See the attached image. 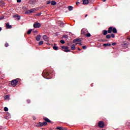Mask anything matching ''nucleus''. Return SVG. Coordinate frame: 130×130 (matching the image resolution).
<instances>
[{
	"mask_svg": "<svg viewBox=\"0 0 130 130\" xmlns=\"http://www.w3.org/2000/svg\"><path fill=\"white\" fill-rule=\"evenodd\" d=\"M50 76H51V74L48 73V72H47L46 71H44L43 72V76L44 78H45V79H51L50 77H50Z\"/></svg>",
	"mask_w": 130,
	"mask_h": 130,
	"instance_id": "f257e3e1",
	"label": "nucleus"
},
{
	"mask_svg": "<svg viewBox=\"0 0 130 130\" xmlns=\"http://www.w3.org/2000/svg\"><path fill=\"white\" fill-rule=\"evenodd\" d=\"M17 84H18V79L13 80L11 81V85L13 87H16V86H17Z\"/></svg>",
	"mask_w": 130,
	"mask_h": 130,
	"instance_id": "f03ea898",
	"label": "nucleus"
},
{
	"mask_svg": "<svg viewBox=\"0 0 130 130\" xmlns=\"http://www.w3.org/2000/svg\"><path fill=\"white\" fill-rule=\"evenodd\" d=\"M61 48L64 49L63 51H64V52H71V50L69 49V48L68 46H62Z\"/></svg>",
	"mask_w": 130,
	"mask_h": 130,
	"instance_id": "7ed1b4c3",
	"label": "nucleus"
},
{
	"mask_svg": "<svg viewBox=\"0 0 130 130\" xmlns=\"http://www.w3.org/2000/svg\"><path fill=\"white\" fill-rule=\"evenodd\" d=\"M45 125H47V122H39L37 124V126H44Z\"/></svg>",
	"mask_w": 130,
	"mask_h": 130,
	"instance_id": "20e7f679",
	"label": "nucleus"
},
{
	"mask_svg": "<svg viewBox=\"0 0 130 130\" xmlns=\"http://www.w3.org/2000/svg\"><path fill=\"white\" fill-rule=\"evenodd\" d=\"M36 11H37V10H36V8H33L28 11H27L25 12V14H31V13H34V12H36Z\"/></svg>",
	"mask_w": 130,
	"mask_h": 130,
	"instance_id": "39448f33",
	"label": "nucleus"
},
{
	"mask_svg": "<svg viewBox=\"0 0 130 130\" xmlns=\"http://www.w3.org/2000/svg\"><path fill=\"white\" fill-rule=\"evenodd\" d=\"M99 126L101 128H103V127L105 126V124H104V122H103V121H99Z\"/></svg>",
	"mask_w": 130,
	"mask_h": 130,
	"instance_id": "423d86ee",
	"label": "nucleus"
},
{
	"mask_svg": "<svg viewBox=\"0 0 130 130\" xmlns=\"http://www.w3.org/2000/svg\"><path fill=\"white\" fill-rule=\"evenodd\" d=\"M40 26H41V24L39 22H35L34 24V28H40Z\"/></svg>",
	"mask_w": 130,
	"mask_h": 130,
	"instance_id": "0eeeda50",
	"label": "nucleus"
},
{
	"mask_svg": "<svg viewBox=\"0 0 130 130\" xmlns=\"http://www.w3.org/2000/svg\"><path fill=\"white\" fill-rule=\"evenodd\" d=\"M57 24L60 26V27H64V23L61 21H58Z\"/></svg>",
	"mask_w": 130,
	"mask_h": 130,
	"instance_id": "6e6552de",
	"label": "nucleus"
},
{
	"mask_svg": "<svg viewBox=\"0 0 130 130\" xmlns=\"http://www.w3.org/2000/svg\"><path fill=\"white\" fill-rule=\"evenodd\" d=\"M43 39L45 41L48 42L49 41V38L47 37L46 35H44L43 36Z\"/></svg>",
	"mask_w": 130,
	"mask_h": 130,
	"instance_id": "1a4fd4ad",
	"label": "nucleus"
},
{
	"mask_svg": "<svg viewBox=\"0 0 130 130\" xmlns=\"http://www.w3.org/2000/svg\"><path fill=\"white\" fill-rule=\"evenodd\" d=\"M88 32V30H87L86 28H83L81 30V34H86Z\"/></svg>",
	"mask_w": 130,
	"mask_h": 130,
	"instance_id": "9d476101",
	"label": "nucleus"
},
{
	"mask_svg": "<svg viewBox=\"0 0 130 130\" xmlns=\"http://www.w3.org/2000/svg\"><path fill=\"white\" fill-rule=\"evenodd\" d=\"M113 27H110L108 30V33L111 34L112 33Z\"/></svg>",
	"mask_w": 130,
	"mask_h": 130,
	"instance_id": "9b49d317",
	"label": "nucleus"
},
{
	"mask_svg": "<svg viewBox=\"0 0 130 130\" xmlns=\"http://www.w3.org/2000/svg\"><path fill=\"white\" fill-rule=\"evenodd\" d=\"M83 5H88L89 4V0H82Z\"/></svg>",
	"mask_w": 130,
	"mask_h": 130,
	"instance_id": "f8f14e48",
	"label": "nucleus"
},
{
	"mask_svg": "<svg viewBox=\"0 0 130 130\" xmlns=\"http://www.w3.org/2000/svg\"><path fill=\"white\" fill-rule=\"evenodd\" d=\"M40 38H41V35H37V37H36L37 41H40Z\"/></svg>",
	"mask_w": 130,
	"mask_h": 130,
	"instance_id": "ddd939ff",
	"label": "nucleus"
},
{
	"mask_svg": "<svg viewBox=\"0 0 130 130\" xmlns=\"http://www.w3.org/2000/svg\"><path fill=\"white\" fill-rule=\"evenodd\" d=\"M44 119L45 121H46L45 122H51V121H50V120H49V119L48 118L44 117Z\"/></svg>",
	"mask_w": 130,
	"mask_h": 130,
	"instance_id": "4468645a",
	"label": "nucleus"
},
{
	"mask_svg": "<svg viewBox=\"0 0 130 130\" xmlns=\"http://www.w3.org/2000/svg\"><path fill=\"white\" fill-rule=\"evenodd\" d=\"M6 27L7 29H12V25H10V23H9L6 24Z\"/></svg>",
	"mask_w": 130,
	"mask_h": 130,
	"instance_id": "2eb2a0df",
	"label": "nucleus"
},
{
	"mask_svg": "<svg viewBox=\"0 0 130 130\" xmlns=\"http://www.w3.org/2000/svg\"><path fill=\"white\" fill-rule=\"evenodd\" d=\"M13 18H17V20H20V19H21V17H20V16H19V15L16 14L15 15H14L13 16Z\"/></svg>",
	"mask_w": 130,
	"mask_h": 130,
	"instance_id": "dca6fc26",
	"label": "nucleus"
},
{
	"mask_svg": "<svg viewBox=\"0 0 130 130\" xmlns=\"http://www.w3.org/2000/svg\"><path fill=\"white\" fill-rule=\"evenodd\" d=\"M71 47V50H75V49H76V45L73 44Z\"/></svg>",
	"mask_w": 130,
	"mask_h": 130,
	"instance_id": "f3484780",
	"label": "nucleus"
},
{
	"mask_svg": "<svg viewBox=\"0 0 130 130\" xmlns=\"http://www.w3.org/2000/svg\"><path fill=\"white\" fill-rule=\"evenodd\" d=\"M107 32H108L107 30H104L102 31V34H103V35H107Z\"/></svg>",
	"mask_w": 130,
	"mask_h": 130,
	"instance_id": "a211bd4d",
	"label": "nucleus"
},
{
	"mask_svg": "<svg viewBox=\"0 0 130 130\" xmlns=\"http://www.w3.org/2000/svg\"><path fill=\"white\" fill-rule=\"evenodd\" d=\"M112 32H113V33H115V34H116V33H117V30H116V28L115 27H114L113 28Z\"/></svg>",
	"mask_w": 130,
	"mask_h": 130,
	"instance_id": "6ab92c4d",
	"label": "nucleus"
},
{
	"mask_svg": "<svg viewBox=\"0 0 130 130\" xmlns=\"http://www.w3.org/2000/svg\"><path fill=\"white\" fill-rule=\"evenodd\" d=\"M51 5H52V6H55V5H56V2L55 1H51Z\"/></svg>",
	"mask_w": 130,
	"mask_h": 130,
	"instance_id": "aec40b11",
	"label": "nucleus"
},
{
	"mask_svg": "<svg viewBox=\"0 0 130 130\" xmlns=\"http://www.w3.org/2000/svg\"><path fill=\"white\" fill-rule=\"evenodd\" d=\"M103 46H105V47H106L107 46H111V44L109 43L104 44Z\"/></svg>",
	"mask_w": 130,
	"mask_h": 130,
	"instance_id": "412c9836",
	"label": "nucleus"
},
{
	"mask_svg": "<svg viewBox=\"0 0 130 130\" xmlns=\"http://www.w3.org/2000/svg\"><path fill=\"white\" fill-rule=\"evenodd\" d=\"M56 129L59 130H64V128L62 127H57Z\"/></svg>",
	"mask_w": 130,
	"mask_h": 130,
	"instance_id": "4be33fe9",
	"label": "nucleus"
},
{
	"mask_svg": "<svg viewBox=\"0 0 130 130\" xmlns=\"http://www.w3.org/2000/svg\"><path fill=\"white\" fill-rule=\"evenodd\" d=\"M53 48L54 50H58V47H57L56 46H54Z\"/></svg>",
	"mask_w": 130,
	"mask_h": 130,
	"instance_id": "5701e85b",
	"label": "nucleus"
},
{
	"mask_svg": "<svg viewBox=\"0 0 130 130\" xmlns=\"http://www.w3.org/2000/svg\"><path fill=\"white\" fill-rule=\"evenodd\" d=\"M106 38L107 39H110V38H111V36L110 35H108L106 36Z\"/></svg>",
	"mask_w": 130,
	"mask_h": 130,
	"instance_id": "b1692460",
	"label": "nucleus"
},
{
	"mask_svg": "<svg viewBox=\"0 0 130 130\" xmlns=\"http://www.w3.org/2000/svg\"><path fill=\"white\" fill-rule=\"evenodd\" d=\"M78 41V39H75L73 40V43H76V42H77Z\"/></svg>",
	"mask_w": 130,
	"mask_h": 130,
	"instance_id": "393cba45",
	"label": "nucleus"
},
{
	"mask_svg": "<svg viewBox=\"0 0 130 130\" xmlns=\"http://www.w3.org/2000/svg\"><path fill=\"white\" fill-rule=\"evenodd\" d=\"M31 32H32V29H29L27 31L28 35H30V34H31Z\"/></svg>",
	"mask_w": 130,
	"mask_h": 130,
	"instance_id": "a878e982",
	"label": "nucleus"
},
{
	"mask_svg": "<svg viewBox=\"0 0 130 130\" xmlns=\"http://www.w3.org/2000/svg\"><path fill=\"white\" fill-rule=\"evenodd\" d=\"M85 36H86V37H91V34L90 33H88L85 34Z\"/></svg>",
	"mask_w": 130,
	"mask_h": 130,
	"instance_id": "bb28decb",
	"label": "nucleus"
},
{
	"mask_svg": "<svg viewBox=\"0 0 130 130\" xmlns=\"http://www.w3.org/2000/svg\"><path fill=\"white\" fill-rule=\"evenodd\" d=\"M68 9L69 11H73V7L72 6H69Z\"/></svg>",
	"mask_w": 130,
	"mask_h": 130,
	"instance_id": "cd10ccee",
	"label": "nucleus"
},
{
	"mask_svg": "<svg viewBox=\"0 0 130 130\" xmlns=\"http://www.w3.org/2000/svg\"><path fill=\"white\" fill-rule=\"evenodd\" d=\"M23 10H24V11H27V10H28V8H27V7L24 6L22 7Z\"/></svg>",
	"mask_w": 130,
	"mask_h": 130,
	"instance_id": "c85d7f7f",
	"label": "nucleus"
},
{
	"mask_svg": "<svg viewBox=\"0 0 130 130\" xmlns=\"http://www.w3.org/2000/svg\"><path fill=\"white\" fill-rule=\"evenodd\" d=\"M60 42L61 43V44H64V43H66V42L62 40H60Z\"/></svg>",
	"mask_w": 130,
	"mask_h": 130,
	"instance_id": "c756f323",
	"label": "nucleus"
},
{
	"mask_svg": "<svg viewBox=\"0 0 130 130\" xmlns=\"http://www.w3.org/2000/svg\"><path fill=\"white\" fill-rule=\"evenodd\" d=\"M9 98H10V95H6L5 96V99H9Z\"/></svg>",
	"mask_w": 130,
	"mask_h": 130,
	"instance_id": "7c9ffc66",
	"label": "nucleus"
},
{
	"mask_svg": "<svg viewBox=\"0 0 130 130\" xmlns=\"http://www.w3.org/2000/svg\"><path fill=\"white\" fill-rule=\"evenodd\" d=\"M43 44V41H41L39 43V45H42Z\"/></svg>",
	"mask_w": 130,
	"mask_h": 130,
	"instance_id": "2f4dec72",
	"label": "nucleus"
},
{
	"mask_svg": "<svg viewBox=\"0 0 130 130\" xmlns=\"http://www.w3.org/2000/svg\"><path fill=\"white\" fill-rule=\"evenodd\" d=\"M123 47H126V48H127V44H126V43L124 44L123 45Z\"/></svg>",
	"mask_w": 130,
	"mask_h": 130,
	"instance_id": "473e14b6",
	"label": "nucleus"
},
{
	"mask_svg": "<svg viewBox=\"0 0 130 130\" xmlns=\"http://www.w3.org/2000/svg\"><path fill=\"white\" fill-rule=\"evenodd\" d=\"M8 110H9V109H8L7 107H5L4 108V111H8Z\"/></svg>",
	"mask_w": 130,
	"mask_h": 130,
	"instance_id": "72a5a7b5",
	"label": "nucleus"
},
{
	"mask_svg": "<svg viewBox=\"0 0 130 130\" xmlns=\"http://www.w3.org/2000/svg\"><path fill=\"white\" fill-rule=\"evenodd\" d=\"M111 37H112V38H114L115 37V36L113 34H111Z\"/></svg>",
	"mask_w": 130,
	"mask_h": 130,
	"instance_id": "f704fd0d",
	"label": "nucleus"
},
{
	"mask_svg": "<svg viewBox=\"0 0 130 130\" xmlns=\"http://www.w3.org/2000/svg\"><path fill=\"white\" fill-rule=\"evenodd\" d=\"M50 4H51V2L50 1H48L47 2V5H50Z\"/></svg>",
	"mask_w": 130,
	"mask_h": 130,
	"instance_id": "c9c22d12",
	"label": "nucleus"
},
{
	"mask_svg": "<svg viewBox=\"0 0 130 130\" xmlns=\"http://www.w3.org/2000/svg\"><path fill=\"white\" fill-rule=\"evenodd\" d=\"M5 18L4 16H2L1 17H0V21L3 20V19H4Z\"/></svg>",
	"mask_w": 130,
	"mask_h": 130,
	"instance_id": "e433bc0d",
	"label": "nucleus"
},
{
	"mask_svg": "<svg viewBox=\"0 0 130 130\" xmlns=\"http://www.w3.org/2000/svg\"><path fill=\"white\" fill-rule=\"evenodd\" d=\"M29 4H30V5H33L34 3L32 2V0H30L29 2Z\"/></svg>",
	"mask_w": 130,
	"mask_h": 130,
	"instance_id": "4c0bfd02",
	"label": "nucleus"
},
{
	"mask_svg": "<svg viewBox=\"0 0 130 130\" xmlns=\"http://www.w3.org/2000/svg\"><path fill=\"white\" fill-rule=\"evenodd\" d=\"M82 48L83 49H86V48H87V47H86V46H83Z\"/></svg>",
	"mask_w": 130,
	"mask_h": 130,
	"instance_id": "58836bf2",
	"label": "nucleus"
},
{
	"mask_svg": "<svg viewBox=\"0 0 130 130\" xmlns=\"http://www.w3.org/2000/svg\"><path fill=\"white\" fill-rule=\"evenodd\" d=\"M80 42H81V40H80V39H78V41H77V43H80Z\"/></svg>",
	"mask_w": 130,
	"mask_h": 130,
	"instance_id": "ea45409f",
	"label": "nucleus"
},
{
	"mask_svg": "<svg viewBox=\"0 0 130 130\" xmlns=\"http://www.w3.org/2000/svg\"><path fill=\"white\" fill-rule=\"evenodd\" d=\"M112 45L113 46L116 45V43L115 42L112 43Z\"/></svg>",
	"mask_w": 130,
	"mask_h": 130,
	"instance_id": "a19ab883",
	"label": "nucleus"
},
{
	"mask_svg": "<svg viewBox=\"0 0 130 130\" xmlns=\"http://www.w3.org/2000/svg\"><path fill=\"white\" fill-rule=\"evenodd\" d=\"M5 46H6V47H8L9 46V44L6 43L5 44Z\"/></svg>",
	"mask_w": 130,
	"mask_h": 130,
	"instance_id": "79ce46f5",
	"label": "nucleus"
},
{
	"mask_svg": "<svg viewBox=\"0 0 130 130\" xmlns=\"http://www.w3.org/2000/svg\"><path fill=\"white\" fill-rule=\"evenodd\" d=\"M21 2H22L21 0H17V3H21Z\"/></svg>",
	"mask_w": 130,
	"mask_h": 130,
	"instance_id": "37998d69",
	"label": "nucleus"
},
{
	"mask_svg": "<svg viewBox=\"0 0 130 130\" xmlns=\"http://www.w3.org/2000/svg\"><path fill=\"white\" fill-rule=\"evenodd\" d=\"M41 15V13H38L36 14L37 16H40Z\"/></svg>",
	"mask_w": 130,
	"mask_h": 130,
	"instance_id": "c03bdc74",
	"label": "nucleus"
},
{
	"mask_svg": "<svg viewBox=\"0 0 130 130\" xmlns=\"http://www.w3.org/2000/svg\"><path fill=\"white\" fill-rule=\"evenodd\" d=\"M78 44H79V45L80 46H82V43H81V42H80V43H78Z\"/></svg>",
	"mask_w": 130,
	"mask_h": 130,
	"instance_id": "a18cd8bd",
	"label": "nucleus"
},
{
	"mask_svg": "<svg viewBox=\"0 0 130 130\" xmlns=\"http://www.w3.org/2000/svg\"><path fill=\"white\" fill-rule=\"evenodd\" d=\"M27 103H30V100H28L27 101Z\"/></svg>",
	"mask_w": 130,
	"mask_h": 130,
	"instance_id": "49530a36",
	"label": "nucleus"
},
{
	"mask_svg": "<svg viewBox=\"0 0 130 130\" xmlns=\"http://www.w3.org/2000/svg\"><path fill=\"white\" fill-rule=\"evenodd\" d=\"M78 50H79V51H80L81 49H80V48H78Z\"/></svg>",
	"mask_w": 130,
	"mask_h": 130,
	"instance_id": "de8ad7c7",
	"label": "nucleus"
},
{
	"mask_svg": "<svg viewBox=\"0 0 130 130\" xmlns=\"http://www.w3.org/2000/svg\"><path fill=\"white\" fill-rule=\"evenodd\" d=\"M2 128H3V126H0V130H1V129H2Z\"/></svg>",
	"mask_w": 130,
	"mask_h": 130,
	"instance_id": "09e8293b",
	"label": "nucleus"
},
{
	"mask_svg": "<svg viewBox=\"0 0 130 130\" xmlns=\"http://www.w3.org/2000/svg\"><path fill=\"white\" fill-rule=\"evenodd\" d=\"M36 119V117H34V120H35Z\"/></svg>",
	"mask_w": 130,
	"mask_h": 130,
	"instance_id": "8fccbe9b",
	"label": "nucleus"
},
{
	"mask_svg": "<svg viewBox=\"0 0 130 130\" xmlns=\"http://www.w3.org/2000/svg\"><path fill=\"white\" fill-rule=\"evenodd\" d=\"M79 4H80V3L79 2L76 3V5H78Z\"/></svg>",
	"mask_w": 130,
	"mask_h": 130,
	"instance_id": "3c124183",
	"label": "nucleus"
},
{
	"mask_svg": "<svg viewBox=\"0 0 130 130\" xmlns=\"http://www.w3.org/2000/svg\"><path fill=\"white\" fill-rule=\"evenodd\" d=\"M88 16V15L87 14H86L85 15V18L87 17Z\"/></svg>",
	"mask_w": 130,
	"mask_h": 130,
	"instance_id": "603ef678",
	"label": "nucleus"
},
{
	"mask_svg": "<svg viewBox=\"0 0 130 130\" xmlns=\"http://www.w3.org/2000/svg\"><path fill=\"white\" fill-rule=\"evenodd\" d=\"M78 44H79V43H76V45H78Z\"/></svg>",
	"mask_w": 130,
	"mask_h": 130,
	"instance_id": "864d4df0",
	"label": "nucleus"
},
{
	"mask_svg": "<svg viewBox=\"0 0 130 130\" xmlns=\"http://www.w3.org/2000/svg\"><path fill=\"white\" fill-rule=\"evenodd\" d=\"M2 31V27H0V32Z\"/></svg>",
	"mask_w": 130,
	"mask_h": 130,
	"instance_id": "5fc2aeb1",
	"label": "nucleus"
},
{
	"mask_svg": "<svg viewBox=\"0 0 130 130\" xmlns=\"http://www.w3.org/2000/svg\"><path fill=\"white\" fill-rule=\"evenodd\" d=\"M103 1L104 2H106V0H103Z\"/></svg>",
	"mask_w": 130,
	"mask_h": 130,
	"instance_id": "6e6d98bb",
	"label": "nucleus"
},
{
	"mask_svg": "<svg viewBox=\"0 0 130 130\" xmlns=\"http://www.w3.org/2000/svg\"><path fill=\"white\" fill-rule=\"evenodd\" d=\"M91 87L93 86V85L91 84Z\"/></svg>",
	"mask_w": 130,
	"mask_h": 130,
	"instance_id": "4d7b16f0",
	"label": "nucleus"
},
{
	"mask_svg": "<svg viewBox=\"0 0 130 130\" xmlns=\"http://www.w3.org/2000/svg\"><path fill=\"white\" fill-rule=\"evenodd\" d=\"M67 37H68V36H66V38H67Z\"/></svg>",
	"mask_w": 130,
	"mask_h": 130,
	"instance_id": "13d9d810",
	"label": "nucleus"
}]
</instances>
